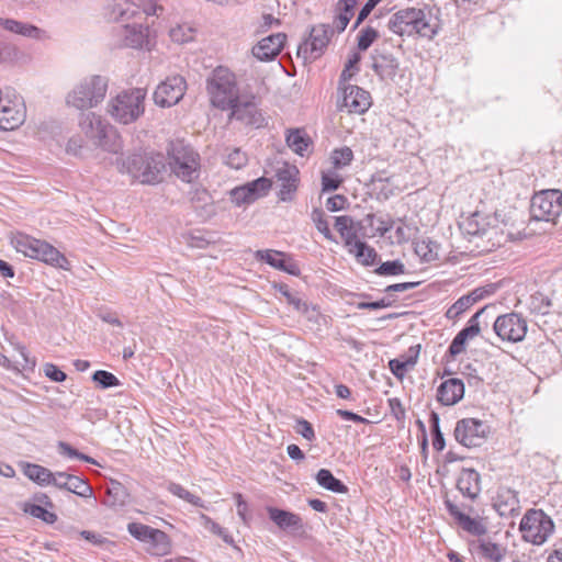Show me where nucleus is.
Segmentation results:
<instances>
[{"instance_id":"dca6fc26","label":"nucleus","mask_w":562,"mask_h":562,"mask_svg":"<svg viewBox=\"0 0 562 562\" xmlns=\"http://www.w3.org/2000/svg\"><path fill=\"white\" fill-rule=\"evenodd\" d=\"M255 259L291 276L299 277L301 274L299 265L290 254L276 249H260L255 252Z\"/></svg>"},{"instance_id":"393cba45","label":"nucleus","mask_w":562,"mask_h":562,"mask_svg":"<svg viewBox=\"0 0 562 562\" xmlns=\"http://www.w3.org/2000/svg\"><path fill=\"white\" fill-rule=\"evenodd\" d=\"M269 518L282 530H290L292 532L304 531V524L302 518L292 512L281 509L278 507H267Z\"/></svg>"},{"instance_id":"774afa93","label":"nucleus","mask_w":562,"mask_h":562,"mask_svg":"<svg viewBox=\"0 0 562 562\" xmlns=\"http://www.w3.org/2000/svg\"><path fill=\"white\" fill-rule=\"evenodd\" d=\"M297 312H300L308 322L315 324H319L321 318H323L318 308L315 305L308 304L306 301L304 302V306L302 305Z\"/></svg>"},{"instance_id":"473e14b6","label":"nucleus","mask_w":562,"mask_h":562,"mask_svg":"<svg viewBox=\"0 0 562 562\" xmlns=\"http://www.w3.org/2000/svg\"><path fill=\"white\" fill-rule=\"evenodd\" d=\"M316 482L319 486L334 493L345 494L348 492L347 485L335 477L328 469H321L316 473Z\"/></svg>"},{"instance_id":"1a4fd4ad","label":"nucleus","mask_w":562,"mask_h":562,"mask_svg":"<svg viewBox=\"0 0 562 562\" xmlns=\"http://www.w3.org/2000/svg\"><path fill=\"white\" fill-rule=\"evenodd\" d=\"M553 529V520L541 509H528L519 524L522 539L537 546L544 543Z\"/></svg>"},{"instance_id":"a19ab883","label":"nucleus","mask_w":562,"mask_h":562,"mask_svg":"<svg viewBox=\"0 0 562 562\" xmlns=\"http://www.w3.org/2000/svg\"><path fill=\"white\" fill-rule=\"evenodd\" d=\"M223 162L232 169L239 170L247 165L248 156L238 147H227L225 148V154L223 155Z\"/></svg>"},{"instance_id":"9d476101","label":"nucleus","mask_w":562,"mask_h":562,"mask_svg":"<svg viewBox=\"0 0 562 562\" xmlns=\"http://www.w3.org/2000/svg\"><path fill=\"white\" fill-rule=\"evenodd\" d=\"M562 212V192L560 190H546L531 199L530 214L535 221L555 223Z\"/></svg>"},{"instance_id":"0eeeda50","label":"nucleus","mask_w":562,"mask_h":562,"mask_svg":"<svg viewBox=\"0 0 562 562\" xmlns=\"http://www.w3.org/2000/svg\"><path fill=\"white\" fill-rule=\"evenodd\" d=\"M79 126L87 137L94 140V144L109 153H117L121 148L120 136L113 126L104 123L101 116L93 112L81 113Z\"/></svg>"},{"instance_id":"680f3d73","label":"nucleus","mask_w":562,"mask_h":562,"mask_svg":"<svg viewBox=\"0 0 562 562\" xmlns=\"http://www.w3.org/2000/svg\"><path fill=\"white\" fill-rule=\"evenodd\" d=\"M352 16V11H349L348 9L345 8H339V5L336 4V15L333 22L335 30L338 33L344 32Z\"/></svg>"},{"instance_id":"c756f323","label":"nucleus","mask_w":562,"mask_h":562,"mask_svg":"<svg viewBox=\"0 0 562 562\" xmlns=\"http://www.w3.org/2000/svg\"><path fill=\"white\" fill-rule=\"evenodd\" d=\"M24 117L25 112L16 105H2L0 109V130H15L24 122Z\"/></svg>"},{"instance_id":"6ab92c4d","label":"nucleus","mask_w":562,"mask_h":562,"mask_svg":"<svg viewBox=\"0 0 562 562\" xmlns=\"http://www.w3.org/2000/svg\"><path fill=\"white\" fill-rule=\"evenodd\" d=\"M55 475L53 484L55 487L74 493L80 497H93V490L87 480L66 472H56Z\"/></svg>"},{"instance_id":"338daca9","label":"nucleus","mask_w":562,"mask_h":562,"mask_svg":"<svg viewBox=\"0 0 562 562\" xmlns=\"http://www.w3.org/2000/svg\"><path fill=\"white\" fill-rule=\"evenodd\" d=\"M342 182V179L336 173H323L322 175V190L323 191H335Z\"/></svg>"},{"instance_id":"423d86ee","label":"nucleus","mask_w":562,"mask_h":562,"mask_svg":"<svg viewBox=\"0 0 562 562\" xmlns=\"http://www.w3.org/2000/svg\"><path fill=\"white\" fill-rule=\"evenodd\" d=\"M145 97L146 91L140 88L122 91L109 102L108 112L121 124L133 123L144 114Z\"/></svg>"},{"instance_id":"3c124183","label":"nucleus","mask_w":562,"mask_h":562,"mask_svg":"<svg viewBox=\"0 0 562 562\" xmlns=\"http://www.w3.org/2000/svg\"><path fill=\"white\" fill-rule=\"evenodd\" d=\"M272 288L281 293L285 297L288 304L292 305L295 311L300 310L302 305L304 306L305 301H303L297 293L292 292L286 283L274 282Z\"/></svg>"},{"instance_id":"f704fd0d","label":"nucleus","mask_w":562,"mask_h":562,"mask_svg":"<svg viewBox=\"0 0 562 562\" xmlns=\"http://www.w3.org/2000/svg\"><path fill=\"white\" fill-rule=\"evenodd\" d=\"M527 307L531 314L544 316L550 314L552 300L544 293L537 291L529 296Z\"/></svg>"},{"instance_id":"9b49d317","label":"nucleus","mask_w":562,"mask_h":562,"mask_svg":"<svg viewBox=\"0 0 562 562\" xmlns=\"http://www.w3.org/2000/svg\"><path fill=\"white\" fill-rule=\"evenodd\" d=\"M333 35L334 27L330 24L311 26L308 38L297 47V57L304 61L319 58L327 48Z\"/></svg>"},{"instance_id":"0e129e2a","label":"nucleus","mask_w":562,"mask_h":562,"mask_svg":"<svg viewBox=\"0 0 562 562\" xmlns=\"http://www.w3.org/2000/svg\"><path fill=\"white\" fill-rule=\"evenodd\" d=\"M495 291H496V284L491 283L485 286L476 288V289L472 290L471 292H469L467 295L469 296V300L471 301V303L473 305L474 303L483 300L484 297L494 294Z\"/></svg>"},{"instance_id":"f3484780","label":"nucleus","mask_w":562,"mask_h":562,"mask_svg":"<svg viewBox=\"0 0 562 562\" xmlns=\"http://www.w3.org/2000/svg\"><path fill=\"white\" fill-rule=\"evenodd\" d=\"M286 42L284 33L271 34L259 41L251 49V54L260 61H271L281 53Z\"/></svg>"},{"instance_id":"a878e982","label":"nucleus","mask_w":562,"mask_h":562,"mask_svg":"<svg viewBox=\"0 0 562 562\" xmlns=\"http://www.w3.org/2000/svg\"><path fill=\"white\" fill-rule=\"evenodd\" d=\"M297 168L294 166H289L288 164L277 170L276 177L278 181L281 182V188L279 191V199L281 201L285 202L292 200V195L297 189Z\"/></svg>"},{"instance_id":"cd10ccee","label":"nucleus","mask_w":562,"mask_h":562,"mask_svg":"<svg viewBox=\"0 0 562 562\" xmlns=\"http://www.w3.org/2000/svg\"><path fill=\"white\" fill-rule=\"evenodd\" d=\"M130 498L127 488L119 481L111 480L105 487V497L102 503L108 507H123Z\"/></svg>"},{"instance_id":"37998d69","label":"nucleus","mask_w":562,"mask_h":562,"mask_svg":"<svg viewBox=\"0 0 562 562\" xmlns=\"http://www.w3.org/2000/svg\"><path fill=\"white\" fill-rule=\"evenodd\" d=\"M200 521L203 525V527L207 530H210L212 533L221 537L223 541L229 546H235V541L232 535L227 532V530L223 527H221L217 522L212 520L209 516L205 514L199 515Z\"/></svg>"},{"instance_id":"69168bd1","label":"nucleus","mask_w":562,"mask_h":562,"mask_svg":"<svg viewBox=\"0 0 562 562\" xmlns=\"http://www.w3.org/2000/svg\"><path fill=\"white\" fill-rule=\"evenodd\" d=\"M232 202L236 206H241L244 204H250L254 201L249 196L248 192H246L245 186L236 187L229 192Z\"/></svg>"},{"instance_id":"c85d7f7f","label":"nucleus","mask_w":562,"mask_h":562,"mask_svg":"<svg viewBox=\"0 0 562 562\" xmlns=\"http://www.w3.org/2000/svg\"><path fill=\"white\" fill-rule=\"evenodd\" d=\"M23 474L31 481L36 484L44 485H53L55 480V473H53L47 468L30 462L21 463Z\"/></svg>"},{"instance_id":"09e8293b","label":"nucleus","mask_w":562,"mask_h":562,"mask_svg":"<svg viewBox=\"0 0 562 562\" xmlns=\"http://www.w3.org/2000/svg\"><path fill=\"white\" fill-rule=\"evenodd\" d=\"M330 159L335 169H341L351 164L353 159V151L347 146L337 148L333 150Z\"/></svg>"},{"instance_id":"412c9836","label":"nucleus","mask_w":562,"mask_h":562,"mask_svg":"<svg viewBox=\"0 0 562 562\" xmlns=\"http://www.w3.org/2000/svg\"><path fill=\"white\" fill-rule=\"evenodd\" d=\"M465 386L461 379L450 378L437 389V401L443 406L458 404L464 396Z\"/></svg>"},{"instance_id":"7ed1b4c3","label":"nucleus","mask_w":562,"mask_h":562,"mask_svg":"<svg viewBox=\"0 0 562 562\" xmlns=\"http://www.w3.org/2000/svg\"><path fill=\"white\" fill-rule=\"evenodd\" d=\"M11 245L25 257L42 261L54 268L70 270V262L53 245L24 233H16L11 238Z\"/></svg>"},{"instance_id":"ea45409f","label":"nucleus","mask_w":562,"mask_h":562,"mask_svg":"<svg viewBox=\"0 0 562 562\" xmlns=\"http://www.w3.org/2000/svg\"><path fill=\"white\" fill-rule=\"evenodd\" d=\"M146 40L142 24L125 25L124 45L132 48H140Z\"/></svg>"},{"instance_id":"72a5a7b5","label":"nucleus","mask_w":562,"mask_h":562,"mask_svg":"<svg viewBox=\"0 0 562 562\" xmlns=\"http://www.w3.org/2000/svg\"><path fill=\"white\" fill-rule=\"evenodd\" d=\"M488 225L490 223H486L485 218L479 212H475L460 223V228L469 236H482Z\"/></svg>"},{"instance_id":"13d9d810","label":"nucleus","mask_w":562,"mask_h":562,"mask_svg":"<svg viewBox=\"0 0 562 562\" xmlns=\"http://www.w3.org/2000/svg\"><path fill=\"white\" fill-rule=\"evenodd\" d=\"M312 220L319 233L328 240H333V234L329 229L328 222L325 218V213L322 209H314L312 212Z\"/></svg>"},{"instance_id":"a18cd8bd","label":"nucleus","mask_w":562,"mask_h":562,"mask_svg":"<svg viewBox=\"0 0 562 562\" xmlns=\"http://www.w3.org/2000/svg\"><path fill=\"white\" fill-rule=\"evenodd\" d=\"M361 61V55L359 52H353L349 55L345 68L339 76L338 86L348 83L352 76L359 71V63Z\"/></svg>"},{"instance_id":"20e7f679","label":"nucleus","mask_w":562,"mask_h":562,"mask_svg":"<svg viewBox=\"0 0 562 562\" xmlns=\"http://www.w3.org/2000/svg\"><path fill=\"white\" fill-rule=\"evenodd\" d=\"M206 91L211 104L222 111L232 106V102H237L240 95L236 75L225 66L212 70L206 79Z\"/></svg>"},{"instance_id":"5701e85b","label":"nucleus","mask_w":562,"mask_h":562,"mask_svg":"<svg viewBox=\"0 0 562 562\" xmlns=\"http://www.w3.org/2000/svg\"><path fill=\"white\" fill-rule=\"evenodd\" d=\"M443 504L448 513L457 520V522L467 532L477 537L483 536L487 532V528L482 522L461 512L459 507L450 498L445 497Z\"/></svg>"},{"instance_id":"e2e57ef3","label":"nucleus","mask_w":562,"mask_h":562,"mask_svg":"<svg viewBox=\"0 0 562 562\" xmlns=\"http://www.w3.org/2000/svg\"><path fill=\"white\" fill-rule=\"evenodd\" d=\"M462 374L465 376L470 387L479 389L483 385V378L477 373V370L472 363L464 366Z\"/></svg>"},{"instance_id":"4be33fe9","label":"nucleus","mask_w":562,"mask_h":562,"mask_svg":"<svg viewBox=\"0 0 562 562\" xmlns=\"http://www.w3.org/2000/svg\"><path fill=\"white\" fill-rule=\"evenodd\" d=\"M457 490L474 502L481 493V475L472 468H462L456 483Z\"/></svg>"},{"instance_id":"79ce46f5","label":"nucleus","mask_w":562,"mask_h":562,"mask_svg":"<svg viewBox=\"0 0 562 562\" xmlns=\"http://www.w3.org/2000/svg\"><path fill=\"white\" fill-rule=\"evenodd\" d=\"M244 186L246 188V192H248L249 196L255 202L259 198L268 194L272 186V181L266 177H260Z\"/></svg>"},{"instance_id":"de8ad7c7","label":"nucleus","mask_w":562,"mask_h":562,"mask_svg":"<svg viewBox=\"0 0 562 562\" xmlns=\"http://www.w3.org/2000/svg\"><path fill=\"white\" fill-rule=\"evenodd\" d=\"M490 307V305H486L480 308L474 315L471 316L467 325L459 333L468 339H472L477 336L481 331L479 319Z\"/></svg>"},{"instance_id":"5fc2aeb1","label":"nucleus","mask_w":562,"mask_h":562,"mask_svg":"<svg viewBox=\"0 0 562 562\" xmlns=\"http://www.w3.org/2000/svg\"><path fill=\"white\" fill-rule=\"evenodd\" d=\"M24 512L46 524H54L57 520L56 514L41 505H25Z\"/></svg>"},{"instance_id":"6e6552de","label":"nucleus","mask_w":562,"mask_h":562,"mask_svg":"<svg viewBox=\"0 0 562 562\" xmlns=\"http://www.w3.org/2000/svg\"><path fill=\"white\" fill-rule=\"evenodd\" d=\"M168 155L167 166L182 181L191 182L198 177L199 154L191 146L182 142L171 143Z\"/></svg>"},{"instance_id":"7c9ffc66","label":"nucleus","mask_w":562,"mask_h":562,"mask_svg":"<svg viewBox=\"0 0 562 562\" xmlns=\"http://www.w3.org/2000/svg\"><path fill=\"white\" fill-rule=\"evenodd\" d=\"M0 26L8 32L19 34L29 38H41V35L43 33L41 29L33 24L20 22L13 19L0 18Z\"/></svg>"},{"instance_id":"052dcab7","label":"nucleus","mask_w":562,"mask_h":562,"mask_svg":"<svg viewBox=\"0 0 562 562\" xmlns=\"http://www.w3.org/2000/svg\"><path fill=\"white\" fill-rule=\"evenodd\" d=\"M194 30L187 25H177L169 32L171 40L176 43H188L193 40Z\"/></svg>"},{"instance_id":"603ef678","label":"nucleus","mask_w":562,"mask_h":562,"mask_svg":"<svg viewBox=\"0 0 562 562\" xmlns=\"http://www.w3.org/2000/svg\"><path fill=\"white\" fill-rule=\"evenodd\" d=\"M379 37V32L371 27L366 26L362 29L357 36V47L360 52L367 50L374 41Z\"/></svg>"},{"instance_id":"4d7b16f0","label":"nucleus","mask_w":562,"mask_h":562,"mask_svg":"<svg viewBox=\"0 0 562 562\" xmlns=\"http://www.w3.org/2000/svg\"><path fill=\"white\" fill-rule=\"evenodd\" d=\"M397 301V297L395 295H385L384 297L378 300V301H372V302H359L357 303V308L358 310H381V308H386V307H391L394 305V303Z\"/></svg>"},{"instance_id":"f03ea898","label":"nucleus","mask_w":562,"mask_h":562,"mask_svg":"<svg viewBox=\"0 0 562 562\" xmlns=\"http://www.w3.org/2000/svg\"><path fill=\"white\" fill-rule=\"evenodd\" d=\"M122 168L143 184H157L167 173V159L156 151L133 153L123 159Z\"/></svg>"},{"instance_id":"6e6d98bb","label":"nucleus","mask_w":562,"mask_h":562,"mask_svg":"<svg viewBox=\"0 0 562 562\" xmlns=\"http://www.w3.org/2000/svg\"><path fill=\"white\" fill-rule=\"evenodd\" d=\"M155 528L144 525L140 522H130L127 525V531L132 537L137 539L138 541L146 542L149 540L153 535Z\"/></svg>"},{"instance_id":"e433bc0d","label":"nucleus","mask_w":562,"mask_h":562,"mask_svg":"<svg viewBox=\"0 0 562 562\" xmlns=\"http://www.w3.org/2000/svg\"><path fill=\"white\" fill-rule=\"evenodd\" d=\"M147 543L151 546V553L155 555H166L171 551L170 537L160 529L155 528Z\"/></svg>"},{"instance_id":"39448f33","label":"nucleus","mask_w":562,"mask_h":562,"mask_svg":"<svg viewBox=\"0 0 562 562\" xmlns=\"http://www.w3.org/2000/svg\"><path fill=\"white\" fill-rule=\"evenodd\" d=\"M109 79L100 75L83 78L67 95V104L88 110L97 106L105 98Z\"/></svg>"},{"instance_id":"a211bd4d","label":"nucleus","mask_w":562,"mask_h":562,"mask_svg":"<svg viewBox=\"0 0 562 562\" xmlns=\"http://www.w3.org/2000/svg\"><path fill=\"white\" fill-rule=\"evenodd\" d=\"M227 110L231 111L229 119L240 121L246 125L260 126L262 121L261 114L258 111L254 97L249 100H243L241 97H237V102H232V106Z\"/></svg>"},{"instance_id":"bf43d9fd","label":"nucleus","mask_w":562,"mask_h":562,"mask_svg":"<svg viewBox=\"0 0 562 562\" xmlns=\"http://www.w3.org/2000/svg\"><path fill=\"white\" fill-rule=\"evenodd\" d=\"M193 203L203 204L205 213L211 216L215 214L213 202H211V195L205 189H196L191 196Z\"/></svg>"},{"instance_id":"864d4df0","label":"nucleus","mask_w":562,"mask_h":562,"mask_svg":"<svg viewBox=\"0 0 562 562\" xmlns=\"http://www.w3.org/2000/svg\"><path fill=\"white\" fill-rule=\"evenodd\" d=\"M471 306L472 303L469 300V296L467 294L462 295L447 310L446 317L448 319L456 321Z\"/></svg>"},{"instance_id":"2f4dec72","label":"nucleus","mask_w":562,"mask_h":562,"mask_svg":"<svg viewBox=\"0 0 562 562\" xmlns=\"http://www.w3.org/2000/svg\"><path fill=\"white\" fill-rule=\"evenodd\" d=\"M414 252L423 262H431L438 259L440 245L431 238L413 239Z\"/></svg>"},{"instance_id":"bb28decb","label":"nucleus","mask_w":562,"mask_h":562,"mask_svg":"<svg viewBox=\"0 0 562 562\" xmlns=\"http://www.w3.org/2000/svg\"><path fill=\"white\" fill-rule=\"evenodd\" d=\"M335 228L340 234L345 246L349 249L357 247L358 243H362L357 235V225L353 218L349 215H341L335 217Z\"/></svg>"},{"instance_id":"c9c22d12","label":"nucleus","mask_w":562,"mask_h":562,"mask_svg":"<svg viewBox=\"0 0 562 562\" xmlns=\"http://www.w3.org/2000/svg\"><path fill=\"white\" fill-rule=\"evenodd\" d=\"M479 551L483 558L493 562H502L507 553V548L491 540L479 539Z\"/></svg>"},{"instance_id":"49530a36","label":"nucleus","mask_w":562,"mask_h":562,"mask_svg":"<svg viewBox=\"0 0 562 562\" xmlns=\"http://www.w3.org/2000/svg\"><path fill=\"white\" fill-rule=\"evenodd\" d=\"M91 379L102 390L121 385V381L112 372L105 370L94 371Z\"/></svg>"},{"instance_id":"c03bdc74","label":"nucleus","mask_w":562,"mask_h":562,"mask_svg":"<svg viewBox=\"0 0 562 562\" xmlns=\"http://www.w3.org/2000/svg\"><path fill=\"white\" fill-rule=\"evenodd\" d=\"M373 272L381 277H394L406 272L405 265L400 260H389L380 263Z\"/></svg>"},{"instance_id":"f8f14e48","label":"nucleus","mask_w":562,"mask_h":562,"mask_svg":"<svg viewBox=\"0 0 562 562\" xmlns=\"http://www.w3.org/2000/svg\"><path fill=\"white\" fill-rule=\"evenodd\" d=\"M490 432V426L477 418H462L457 422L454 439L467 448L481 447Z\"/></svg>"},{"instance_id":"f257e3e1","label":"nucleus","mask_w":562,"mask_h":562,"mask_svg":"<svg viewBox=\"0 0 562 562\" xmlns=\"http://www.w3.org/2000/svg\"><path fill=\"white\" fill-rule=\"evenodd\" d=\"M391 32L398 36H414L432 40L439 32L437 19L432 21L430 9L406 8L395 12L387 22Z\"/></svg>"},{"instance_id":"aec40b11","label":"nucleus","mask_w":562,"mask_h":562,"mask_svg":"<svg viewBox=\"0 0 562 562\" xmlns=\"http://www.w3.org/2000/svg\"><path fill=\"white\" fill-rule=\"evenodd\" d=\"M493 507L501 517H514L519 514L518 493L509 487H499L493 499Z\"/></svg>"},{"instance_id":"b1692460","label":"nucleus","mask_w":562,"mask_h":562,"mask_svg":"<svg viewBox=\"0 0 562 562\" xmlns=\"http://www.w3.org/2000/svg\"><path fill=\"white\" fill-rule=\"evenodd\" d=\"M371 58L373 60L372 69L381 80H394L400 67V63L394 55L374 50Z\"/></svg>"},{"instance_id":"58836bf2","label":"nucleus","mask_w":562,"mask_h":562,"mask_svg":"<svg viewBox=\"0 0 562 562\" xmlns=\"http://www.w3.org/2000/svg\"><path fill=\"white\" fill-rule=\"evenodd\" d=\"M349 252L356 257L359 263L366 267L375 265L379 257L376 250L369 246L366 241L358 243L357 247L349 249Z\"/></svg>"},{"instance_id":"2eb2a0df","label":"nucleus","mask_w":562,"mask_h":562,"mask_svg":"<svg viewBox=\"0 0 562 562\" xmlns=\"http://www.w3.org/2000/svg\"><path fill=\"white\" fill-rule=\"evenodd\" d=\"M338 90L341 93L340 110L346 108L349 113L363 114L371 106V95L367 90L350 83L338 86Z\"/></svg>"},{"instance_id":"4c0bfd02","label":"nucleus","mask_w":562,"mask_h":562,"mask_svg":"<svg viewBox=\"0 0 562 562\" xmlns=\"http://www.w3.org/2000/svg\"><path fill=\"white\" fill-rule=\"evenodd\" d=\"M285 140L286 145L300 156H304L312 144L311 138L301 130L291 131Z\"/></svg>"},{"instance_id":"8fccbe9b","label":"nucleus","mask_w":562,"mask_h":562,"mask_svg":"<svg viewBox=\"0 0 562 562\" xmlns=\"http://www.w3.org/2000/svg\"><path fill=\"white\" fill-rule=\"evenodd\" d=\"M468 338L458 333L454 338L452 339L451 344L449 345L443 359L446 362H450L453 360L458 355L462 353L467 349V342Z\"/></svg>"},{"instance_id":"ddd939ff","label":"nucleus","mask_w":562,"mask_h":562,"mask_svg":"<svg viewBox=\"0 0 562 562\" xmlns=\"http://www.w3.org/2000/svg\"><path fill=\"white\" fill-rule=\"evenodd\" d=\"M493 329L502 340L519 342L527 334V322L520 314L512 312L498 316Z\"/></svg>"},{"instance_id":"4468645a","label":"nucleus","mask_w":562,"mask_h":562,"mask_svg":"<svg viewBox=\"0 0 562 562\" xmlns=\"http://www.w3.org/2000/svg\"><path fill=\"white\" fill-rule=\"evenodd\" d=\"M186 89L187 82L182 76L168 77L156 88L154 101L160 108H170L183 98Z\"/></svg>"}]
</instances>
